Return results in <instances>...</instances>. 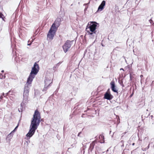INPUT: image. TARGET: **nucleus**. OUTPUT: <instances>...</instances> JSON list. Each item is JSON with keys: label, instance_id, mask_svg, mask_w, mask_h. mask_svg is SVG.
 Here are the masks:
<instances>
[{"label": "nucleus", "instance_id": "nucleus-34", "mask_svg": "<svg viewBox=\"0 0 154 154\" xmlns=\"http://www.w3.org/2000/svg\"><path fill=\"white\" fill-rule=\"evenodd\" d=\"M7 96V95H5V96H4V97H5V98H7V97H6V96Z\"/></svg>", "mask_w": 154, "mask_h": 154}, {"label": "nucleus", "instance_id": "nucleus-17", "mask_svg": "<svg viewBox=\"0 0 154 154\" xmlns=\"http://www.w3.org/2000/svg\"><path fill=\"white\" fill-rule=\"evenodd\" d=\"M5 75H3L2 74L0 73V79H4L5 78Z\"/></svg>", "mask_w": 154, "mask_h": 154}, {"label": "nucleus", "instance_id": "nucleus-11", "mask_svg": "<svg viewBox=\"0 0 154 154\" xmlns=\"http://www.w3.org/2000/svg\"><path fill=\"white\" fill-rule=\"evenodd\" d=\"M96 143H97V141L95 140L92 142V143L90 144V146L88 149V153H89L91 152H92V150L94 148L95 144Z\"/></svg>", "mask_w": 154, "mask_h": 154}, {"label": "nucleus", "instance_id": "nucleus-29", "mask_svg": "<svg viewBox=\"0 0 154 154\" xmlns=\"http://www.w3.org/2000/svg\"><path fill=\"white\" fill-rule=\"evenodd\" d=\"M5 94L4 93H3L2 94V96H5Z\"/></svg>", "mask_w": 154, "mask_h": 154}, {"label": "nucleus", "instance_id": "nucleus-4", "mask_svg": "<svg viewBox=\"0 0 154 154\" xmlns=\"http://www.w3.org/2000/svg\"><path fill=\"white\" fill-rule=\"evenodd\" d=\"M39 70V65L36 62H35L32 68L31 72L28 77V81H29L30 82H32L33 79L35 78V75L37 74Z\"/></svg>", "mask_w": 154, "mask_h": 154}, {"label": "nucleus", "instance_id": "nucleus-38", "mask_svg": "<svg viewBox=\"0 0 154 154\" xmlns=\"http://www.w3.org/2000/svg\"><path fill=\"white\" fill-rule=\"evenodd\" d=\"M133 95V94H132L131 95V97Z\"/></svg>", "mask_w": 154, "mask_h": 154}, {"label": "nucleus", "instance_id": "nucleus-23", "mask_svg": "<svg viewBox=\"0 0 154 154\" xmlns=\"http://www.w3.org/2000/svg\"><path fill=\"white\" fill-rule=\"evenodd\" d=\"M18 125H19V124H18L14 128V130H17V128L18 127Z\"/></svg>", "mask_w": 154, "mask_h": 154}, {"label": "nucleus", "instance_id": "nucleus-5", "mask_svg": "<svg viewBox=\"0 0 154 154\" xmlns=\"http://www.w3.org/2000/svg\"><path fill=\"white\" fill-rule=\"evenodd\" d=\"M73 41L67 40L64 45L63 46L62 48L64 52L66 53L71 47L72 43Z\"/></svg>", "mask_w": 154, "mask_h": 154}, {"label": "nucleus", "instance_id": "nucleus-40", "mask_svg": "<svg viewBox=\"0 0 154 154\" xmlns=\"http://www.w3.org/2000/svg\"><path fill=\"white\" fill-rule=\"evenodd\" d=\"M111 131H110V132H109V134H110V133H111Z\"/></svg>", "mask_w": 154, "mask_h": 154}, {"label": "nucleus", "instance_id": "nucleus-30", "mask_svg": "<svg viewBox=\"0 0 154 154\" xmlns=\"http://www.w3.org/2000/svg\"><path fill=\"white\" fill-rule=\"evenodd\" d=\"M143 77V75H140V77H141V78H142V77Z\"/></svg>", "mask_w": 154, "mask_h": 154}, {"label": "nucleus", "instance_id": "nucleus-35", "mask_svg": "<svg viewBox=\"0 0 154 154\" xmlns=\"http://www.w3.org/2000/svg\"><path fill=\"white\" fill-rule=\"evenodd\" d=\"M31 44H28L27 45H31Z\"/></svg>", "mask_w": 154, "mask_h": 154}, {"label": "nucleus", "instance_id": "nucleus-7", "mask_svg": "<svg viewBox=\"0 0 154 154\" xmlns=\"http://www.w3.org/2000/svg\"><path fill=\"white\" fill-rule=\"evenodd\" d=\"M29 90L24 89L23 93V103H26V101L28 100V97L29 95Z\"/></svg>", "mask_w": 154, "mask_h": 154}, {"label": "nucleus", "instance_id": "nucleus-37", "mask_svg": "<svg viewBox=\"0 0 154 154\" xmlns=\"http://www.w3.org/2000/svg\"><path fill=\"white\" fill-rule=\"evenodd\" d=\"M95 154H97V152L96 151H95Z\"/></svg>", "mask_w": 154, "mask_h": 154}, {"label": "nucleus", "instance_id": "nucleus-9", "mask_svg": "<svg viewBox=\"0 0 154 154\" xmlns=\"http://www.w3.org/2000/svg\"><path fill=\"white\" fill-rule=\"evenodd\" d=\"M113 98V96L111 93L105 92L104 94L103 98L108 100H110Z\"/></svg>", "mask_w": 154, "mask_h": 154}, {"label": "nucleus", "instance_id": "nucleus-39", "mask_svg": "<svg viewBox=\"0 0 154 154\" xmlns=\"http://www.w3.org/2000/svg\"><path fill=\"white\" fill-rule=\"evenodd\" d=\"M72 5H73V4H71V6H72Z\"/></svg>", "mask_w": 154, "mask_h": 154}, {"label": "nucleus", "instance_id": "nucleus-1", "mask_svg": "<svg viewBox=\"0 0 154 154\" xmlns=\"http://www.w3.org/2000/svg\"><path fill=\"white\" fill-rule=\"evenodd\" d=\"M42 121L40 113L37 109L35 110L33 117L32 119L29 131L26 135L29 139L34 134L36 130Z\"/></svg>", "mask_w": 154, "mask_h": 154}, {"label": "nucleus", "instance_id": "nucleus-33", "mask_svg": "<svg viewBox=\"0 0 154 154\" xmlns=\"http://www.w3.org/2000/svg\"><path fill=\"white\" fill-rule=\"evenodd\" d=\"M135 145V143H133L132 144V145L133 146H134V145Z\"/></svg>", "mask_w": 154, "mask_h": 154}, {"label": "nucleus", "instance_id": "nucleus-21", "mask_svg": "<svg viewBox=\"0 0 154 154\" xmlns=\"http://www.w3.org/2000/svg\"><path fill=\"white\" fill-rule=\"evenodd\" d=\"M11 92V91H9L8 92L6 93L5 94L7 96H8L10 94V93Z\"/></svg>", "mask_w": 154, "mask_h": 154}, {"label": "nucleus", "instance_id": "nucleus-3", "mask_svg": "<svg viewBox=\"0 0 154 154\" xmlns=\"http://www.w3.org/2000/svg\"><path fill=\"white\" fill-rule=\"evenodd\" d=\"M98 23L96 22L92 21L90 24H88L86 29V31L88 33V34L93 37L95 36L96 34L97 26Z\"/></svg>", "mask_w": 154, "mask_h": 154}, {"label": "nucleus", "instance_id": "nucleus-27", "mask_svg": "<svg viewBox=\"0 0 154 154\" xmlns=\"http://www.w3.org/2000/svg\"><path fill=\"white\" fill-rule=\"evenodd\" d=\"M101 45L102 46H103V47L105 46V45H104L102 43H101Z\"/></svg>", "mask_w": 154, "mask_h": 154}, {"label": "nucleus", "instance_id": "nucleus-24", "mask_svg": "<svg viewBox=\"0 0 154 154\" xmlns=\"http://www.w3.org/2000/svg\"><path fill=\"white\" fill-rule=\"evenodd\" d=\"M81 133H82V132H79V133H78V136L81 137V136H80V134H81Z\"/></svg>", "mask_w": 154, "mask_h": 154}, {"label": "nucleus", "instance_id": "nucleus-41", "mask_svg": "<svg viewBox=\"0 0 154 154\" xmlns=\"http://www.w3.org/2000/svg\"><path fill=\"white\" fill-rule=\"evenodd\" d=\"M149 147V145H148V148Z\"/></svg>", "mask_w": 154, "mask_h": 154}, {"label": "nucleus", "instance_id": "nucleus-12", "mask_svg": "<svg viewBox=\"0 0 154 154\" xmlns=\"http://www.w3.org/2000/svg\"><path fill=\"white\" fill-rule=\"evenodd\" d=\"M32 82H30L29 81H28V78L27 80V83L25 85L24 89L29 90V86L31 84Z\"/></svg>", "mask_w": 154, "mask_h": 154}, {"label": "nucleus", "instance_id": "nucleus-6", "mask_svg": "<svg viewBox=\"0 0 154 154\" xmlns=\"http://www.w3.org/2000/svg\"><path fill=\"white\" fill-rule=\"evenodd\" d=\"M52 83V80L50 78L46 77L45 80V87L43 91L46 90L48 88L51 86V84Z\"/></svg>", "mask_w": 154, "mask_h": 154}, {"label": "nucleus", "instance_id": "nucleus-18", "mask_svg": "<svg viewBox=\"0 0 154 154\" xmlns=\"http://www.w3.org/2000/svg\"><path fill=\"white\" fill-rule=\"evenodd\" d=\"M130 81H132L133 80V79L134 78V77L132 75V74L131 73L130 74Z\"/></svg>", "mask_w": 154, "mask_h": 154}, {"label": "nucleus", "instance_id": "nucleus-13", "mask_svg": "<svg viewBox=\"0 0 154 154\" xmlns=\"http://www.w3.org/2000/svg\"><path fill=\"white\" fill-rule=\"evenodd\" d=\"M61 63V62H60L57 63L55 66H54L53 67V69L54 70H56L58 67L60 65Z\"/></svg>", "mask_w": 154, "mask_h": 154}, {"label": "nucleus", "instance_id": "nucleus-16", "mask_svg": "<svg viewBox=\"0 0 154 154\" xmlns=\"http://www.w3.org/2000/svg\"><path fill=\"white\" fill-rule=\"evenodd\" d=\"M119 82L120 85H121L122 86V87H124V85L123 83V82L122 80H120V79L119 80Z\"/></svg>", "mask_w": 154, "mask_h": 154}, {"label": "nucleus", "instance_id": "nucleus-14", "mask_svg": "<svg viewBox=\"0 0 154 154\" xmlns=\"http://www.w3.org/2000/svg\"><path fill=\"white\" fill-rule=\"evenodd\" d=\"M89 3H85L83 5L84 6H86V7H85V8L84 10V13H85L86 11L87 10L88 8V5L89 4Z\"/></svg>", "mask_w": 154, "mask_h": 154}, {"label": "nucleus", "instance_id": "nucleus-31", "mask_svg": "<svg viewBox=\"0 0 154 154\" xmlns=\"http://www.w3.org/2000/svg\"><path fill=\"white\" fill-rule=\"evenodd\" d=\"M120 70H123L124 71V69L122 68L120 69Z\"/></svg>", "mask_w": 154, "mask_h": 154}, {"label": "nucleus", "instance_id": "nucleus-22", "mask_svg": "<svg viewBox=\"0 0 154 154\" xmlns=\"http://www.w3.org/2000/svg\"><path fill=\"white\" fill-rule=\"evenodd\" d=\"M106 92H107L108 93H110V89L109 88L107 91Z\"/></svg>", "mask_w": 154, "mask_h": 154}, {"label": "nucleus", "instance_id": "nucleus-32", "mask_svg": "<svg viewBox=\"0 0 154 154\" xmlns=\"http://www.w3.org/2000/svg\"><path fill=\"white\" fill-rule=\"evenodd\" d=\"M109 151V149H107L106 151V152H107L108 151Z\"/></svg>", "mask_w": 154, "mask_h": 154}, {"label": "nucleus", "instance_id": "nucleus-8", "mask_svg": "<svg viewBox=\"0 0 154 154\" xmlns=\"http://www.w3.org/2000/svg\"><path fill=\"white\" fill-rule=\"evenodd\" d=\"M111 88L112 90L115 93H118V90L116 89L114 81H112L110 82Z\"/></svg>", "mask_w": 154, "mask_h": 154}, {"label": "nucleus", "instance_id": "nucleus-19", "mask_svg": "<svg viewBox=\"0 0 154 154\" xmlns=\"http://www.w3.org/2000/svg\"><path fill=\"white\" fill-rule=\"evenodd\" d=\"M7 137H10L11 138V137H12V134L11 133L10 134H9L8 135Z\"/></svg>", "mask_w": 154, "mask_h": 154}, {"label": "nucleus", "instance_id": "nucleus-36", "mask_svg": "<svg viewBox=\"0 0 154 154\" xmlns=\"http://www.w3.org/2000/svg\"><path fill=\"white\" fill-rule=\"evenodd\" d=\"M1 72H2V73H3V72H4V70H2L1 71Z\"/></svg>", "mask_w": 154, "mask_h": 154}, {"label": "nucleus", "instance_id": "nucleus-25", "mask_svg": "<svg viewBox=\"0 0 154 154\" xmlns=\"http://www.w3.org/2000/svg\"><path fill=\"white\" fill-rule=\"evenodd\" d=\"M3 96H0V99H2H2H3Z\"/></svg>", "mask_w": 154, "mask_h": 154}, {"label": "nucleus", "instance_id": "nucleus-2", "mask_svg": "<svg viewBox=\"0 0 154 154\" xmlns=\"http://www.w3.org/2000/svg\"><path fill=\"white\" fill-rule=\"evenodd\" d=\"M61 21V18L58 17L52 24L47 34V37L50 40H52L53 39Z\"/></svg>", "mask_w": 154, "mask_h": 154}, {"label": "nucleus", "instance_id": "nucleus-42", "mask_svg": "<svg viewBox=\"0 0 154 154\" xmlns=\"http://www.w3.org/2000/svg\"><path fill=\"white\" fill-rule=\"evenodd\" d=\"M104 152H102V153H104Z\"/></svg>", "mask_w": 154, "mask_h": 154}, {"label": "nucleus", "instance_id": "nucleus-10", "mask_svg": "<svg viewBox=\"0 0 154 154\" xmlns=\"http://www.w3.org/2000/svg\"><path fill=\"white\" fill-rule=\"evenodd\" d=\"M106 5V1L103 0L101 2L100 5L99 6L97 11H102Z\"/></svg>", "mask_w": 154, "mask_h": 154}, {"label": "nucleus", "instance_id": "nucleus-15", "mask_svg": "<svg viewBox=\"0 0 154 154\" xmlns=\"http://www.w3.org/2000/svg\"><path fill=\"white\" fill-rule=\"evenodd\" d=\"M0 18H2V20L4 21H5L4 19L5 18V17L4 16V15L2 14L0 12Z\"/></svg>", "mask_w": 154, "mask_h": 154}, {"label": "nucleus", "instance_id": "nucleus-20", "mask_svg": "<svg viewBox=\"0 0 154 154\" xmlns=\"http://www.w3.org/2000/svg\"><path fill=\"white\" fill-rule=\"evenodd\" d=\"M117 121L118 122V124H119L120 123V120H119V117H118V118L117 119Z\"/></svg>", "mask_w": 154, "mask_h": 154}, {"label": "nucleus", "instance_id": "nucleus-28", "mask_svg": "<svg viewBox=\"0 0 154 154\" xmlns=\"http://www.w3.org/2000/svg\"><path fill=\"white\" fill-rule=\"evenodd\" d=\"M16 130H14V129L11 132V133L12 134V133L13 132H14Z\"/></svg>", "mask_w": 154, "mask_h": 154}, {"label": "nucleus", "instance_id": "nucleus-26", "mask_svg": "<svg viewBox=\"0 0 154 154\" xmlns=\"http://www.w3.org/2000/svg\"><path fill=\"white\" fill-rule=\"evenodd\" d=\"M18 111L19 112H22V109H18Z\"/></svg>", "mask_w": 154, "mask_h": 154}]
</instances>
